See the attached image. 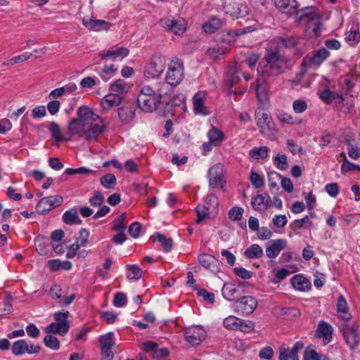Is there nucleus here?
Wrapping results in <instances>:
<instances>
[{
	"mask_svg": "<svg viewBox=\"0 0 360 360\" xmlns=\"http://www.w3.org/2000/svg\"><path fill=\"white\" fill-rule=\"evenodd\" d=\"M319 97L326 103L330 104L335 101V93L329 89H324L320 93Z\"/></svg>",
	"mask_w": 360,
	"mask_h": 360,
	"instance_id": "obj_63",
	"label": "nucleus"
},
{
	"mask_svg": "<svg viewBox=\"0 0 360 360\" xmlns=\"http://www.w3.org/2000/svg\"><path fill=\"white\" fill-rule=\"evenodd\" d=\"M199 264L205 268L211 270L212 271H217L218 261L212 255L209 254H200L198 257Z\"/></svg>",
	"mask_w": 360,
	"mask_h": 360,
	"instance_id": "obj_30",
	"label": "nucleus"
},
{
	"mask_svg": "<svg viewBox=\"0 0 360 360\" xmlns=\"http://www.w3.org/2000/svg\"><path fill=\"white\" fill-rule=\"evenodd\" d=\"M242 293V287L236 283H226L221 289L223 297L228 301H233Z\"/></svg>",
	"mask_w": 360,
	"mask_h": 360,
	"instance_id": "obj_19",
	"label": "nucleus"
},
{
	"mask_svg": "<svg viewBox=\"0 0 360 360\" xmlns=\"http://www.w3.org/2000/svg\"><path fill=\"white\" fill-rule=\"evenodd\" d=\"M275 115L278 120L282 124L296 125L301 124L302 122V119L294 117L292 114L283 110H277Z\"/></svg>",
	"mask_w": 360,
	"mask_h": 360,
	"instance_id": "obj_29",
	"label": "nucleus"
},
{
	"mask_svg": "<svg viewBox=\"0 0 360 360\" xmlns=\"http://www.w3.org/2000/svg\"><path fill=\"white\" fill-rule=\"evenodd\" d=\"M257 30V27L255 25L247 26L241 29L236 30L234 31H229L227 32L229 36H240L247 33H250Z\"/></svg>",
	"mask_w": 360,
	"mask_h": 360,
	"instance_id": "obj_60",
	"label": "nucleus"
},
{
	"mask_svg": "<svg viewBox=\"0 0 360 360\" xmlns=\"http://www.w3.org/2000/svg\"><path fill=\"white\" fill-rule=\"evenodd\" d=\"M330 53L326 48H320L309 58V65L319 67L329 56Z\"/></svg>",
	"mask_w": 360,
	"mask_h": 360,
	"instance_id": "obj_27",
	"label": "nucleus"
},
{
	"mask_svg": "<svg viewBox=\"0 0 360 360\" xmlns=\"http://www.w3.org/2000/svg\"><path fill=\"white\" fill-rule=\"evenodd\" d=\"M272 223L277 228H283L287 224L288 219L284 214H276L273 217Z\"/></svg>",
	"mask_w": 360,
	"mask_h": 360,
	"instance_id": "obj_64",
	"label": "nucleus"
},
{
	"mask_svg": "<svg viewBox=\"0 0 360 360\" xmlns=\"http://www.w3.org/2000/svg\"><path fill=\"white\" fill-rule=\"evenodd\" d=\"M32 56V53L25 52L21 55L17 56L14 58H12L11 59L8 60L7 62L4 63V65H9L17 64V63H21L23 61H26L28 59H30Z\"/></svg>",
	"mask_w": 360,
	"mask_h": 360,
	"instance_id": "obj_51",
	"label": "nucleus"
},
{
	"mask_svg": "<svg viewBox=\"0 0 360 360\" xmlns=\"http://www.w3.org/2000/svg\"><path fill=\"white\" fill-rule=\"evenodd\" d=\"M166 60L164 56H153L150 62L144 68V77L147 79L158 77L165 68Z\"/></svg>",
	"mask_w": 360,
	"mask_h": 360,
	"instance_id": "obj_7",
	"label": "nucleus"
},
{
	"mask_svg": "<svg viewBox=\"0 0 360 360\" xmlns=\"http://www.w3.org/2000/svg\"><path fill=\"white\" fill-rule=\"evenodd\" d=\"M110 90L111 94H118L123 99L128 91V86L124 80L119 79L110 84Z\"/></svg>",
	"mask_w": 360,
	"mask_h": 360,
	"instance_id": "obj_35",
	"label": "nucleus"
},
{
	"mask_svg": "<svg viewBox=\"0 0 360 360\" xmlns=\"http://www.w3.org/2000/svg\"><path fill=\"white\" fill-rule=\"evenodd\" d=\"M287 243L284 239L271 240L266 248V257L271 259L276 258L281 251L286 247Z\"/></svg>",
	"mask_w": 360,
	"mask_h": 360,
	"instance_id": "obj_23",
	"label": "nucleus"
},
{
	"mask_svg": "<svg viewBox=\"0 0 360 360\" xmlns=\"http://www.w3.org/2000/svg\"><path fill=\"white\" fill-rule=\"evenodd\" d=\"M288 67L287 58L279 50H267L263 61L257 67V72L264 76L281 74Z\"/></svg>",
	"mask_w": 360,
	"mask_h": 360,
	"instance_id": "obj_1",
	"label": "nucleus"
},
{
	"mask_svg": "<svg viewBox=\"0 0 360 360\" xmlns=\"http://www.w3.org/2000/svg\"><path fill=\"white\" fill-rule=\"evenodd\" d=\"M101 348H112L114 345V333H107L99 338Z\"/></svg>",
	"mask_w": 360,
	"mask_h": 360,
	"instance_id": "obj_45",
	"label": "nucleus"
},
{
	"mask_svg": "<svg viewBox=\"0 0 360 360\" xmlns=\"http://www.w3.org/2000/svg\"><path fill=\"white\" fill-rule=\"evenodd\" d=\"M276 8L281 13L290 16L297 13L298 3L296 0H274Z\"/></svg>",
	"mask_w": 360,
	"mask_h": 360,
	"instance_id": "obj_22",
	"label": "nucleus"
},
{
	"mask_svg": "<svg viewBox=\"0 0 360 360\" xmlns=\"http://www.w3.org/2000/svg\"><path fill=\"white\" fill-rule=\"evenodd\" d=\"M334 328L331 324L325 321L319 322L315 331V337L323 340V345H326L332 341Z\"/></svg>",
	"mask_w": 360,
	"mask_h": 360,
	"instance_id": "obj_17",
	"label": "nucleus"
},
{
	"mask_svg": "<svg viewBox=\"0 0 360 360\" xmlns=\"http://www.w3.org/2000/svg\"><path fill=\"white\" fill-rule=\"evenodd\" d=\"M160 86L161 87L157 90L153 89L149 86H143L141 88L137 97V103L143 111L150 112L158 107L162 95L167 94L163 89L165 84L161 83Z\"/></svg>",
	"mask_w": 360,
	"mask_h": 360,
	"instance_id": "obj_2",
	"label": "nucleus"
},
{
	"mask_svg": "<svg viewBox=\"0 0 360 360\" xmlns=\"http://www.w3.org/2000/svg\"><path fill=\"white\" fill-rule=\"evenodd\" d=\"M207 333L200 326L187 328L184 332L186 341L192 346L200 345L206 338Z\"/></svg>",
	"mask_w": 360,
	"mask_h": 360,
	"instance_id": "obj_13",
	"label": "nucleus"
},
{
	"mask_svg": "<svg viewBox=\"0 0 360 360\" xmlns=\"http://www.w3.org/2000/svg\"><path fill=\"white\" fill-rule=\"evenodd\" d=\"M160 25L175 34H181L186 30V21L181 17H178L176 19L173 18H162L160 21Z\"/></svg>",
	"mask_w": 360,
	"mask_h": 360,
	"instance_id": "obj_12",
	"label": "nucleus"
},
{
	"mask_svg": "<svg viewBox=\"0 0 360 360\" xmlns=\"http://www.w3.org/2000/svg\"><path fill=\"white\" fill-rule=\"evenodd\" d=\"M129 53L127 48L120 46H114L107 51H101L98 53V57L102 60H111L113 61H121L126 58Z\"/></svg>",
	"mask_w": 360,
	"mask_h": 360,
	"instance_id": "obj_11",
	"label": "nucleus"
},
{
	"mask_svg": "<svg viewBox=\"0 0 360 360\" xmlns=\"http://www.w3.org/2000/svg\"><path fill=\"white\" fill-rule=\"evenodd\" d=\"M205 93L204 91L197 92L193 97V112L195 115H208L210 111L205 105Z\"/></svg>",
	"mask_w": 360,
	"mask_h": 360,
	"instance_id": "obj_21",
	"label": "nucleus"
},
{
	"mask_svg": "<svg viewBox=\"0 0 360 360\" xmlns=\"http://www.w3.org/2000/svg\"><path fill=\"white\" fill-rule=\"evenodd\" d=\"M290 282L295 290L301 292H307L310 290L311 287L310 281L300 274L294 276L291 278Z\"/></svg>",
	"mask_w": 360,
	"mask_h": 360,
	"instance_id": "obj_28",
	"label": "nucleus"
},
{
	"mask_svg": "<svg viewBox=\"0 0 360 360\" xmlns=\"http://www.w3.org/2000/svg\"><path fill=\"white\" fill-rule=\"evenodd\" d=\"M292 110L297 114H301L307 109V103L302 99H297L292 102Z\"/></svg>",
	"mask_w": 360,
	"mask_h": 360,
	"instance_id": "obj_59",
	"label": "nucleus"
},
{
	"mask_svg": "<svg viewBox=\"0 0 360 360\" xmlns=\"http://www.w3.org/2000/svg\"><path fill=\"white\" fill-rule=\"evenodd\" d=\"M269 155L266 146L254 147L249 151V156L255 160L265 159Z\"/></svg>",
	"mask_w": 360,
	"mask_h": 360,
	"instance_id": "obj_40",
	"label": "nucleus"
},
{
	"mask_svg": "<svg viewBox=\"0 0 360 360\" xmlns=\"http://www.w3.org/2000/svg\"><path fill=\"white\" fill-rule=\"evenodd\" d=\"M127 278L139 280L142 275V269L137 265H127Z\"/></svg>",
	"mask_w": 360,
	"mask_h": 360,
	"instance_id": "obj_46",
	"label": "nucleus"
},
{
	"mask_svg": "<svg viewBox=\"0 0 360 360\" xmlns=\"http://www.w3.org/2000/svg\"><path fill=\"white\" fill-rule=\"evenodd\" d=\"M195 211L198 217L196 223L199 224L208 216L210 208L205 205H198L195 208Z\"/></svg>",
	"mask_w": 360,
	"mask_h": 360,
	"instance_id": "obj_58",
	"label": "nucleus"
},
{
	"mask_svg": "<svg viewBox=\"0 0 360 360\" xmlns=\"http://www.w3.org/2000/svg\"><path fill=\"white\" fill-rule=\"evenodd\" d=\"M86 124L78 118H72L68 123V133L70 136L77 135L79 137L86 136Z\"/></svg>",
	"mask_w": 360,
	"mask_h": 360,
	"instance_id": "obj_24",
	"label": "nucleus"
},
{
	"mask_svg": "<svg viewBox=\"0 0 360 360\" xmlns=\"http://www.w3.org/2000/svg\"><path fill=\"white\" fill-rule=\"evenodd\" d=\"M41 347L39 345L27 342L25 339L15 341L11 347L12 354L16 356L25 354H36L39 353Z\"/></svg>",
	"mask_w": 360,
	"mask_h": 360,
	"instance_id": "obj_10",
	"label": "nucleus"
},
{
	"mask_svg": "<svg viewBox=\"0 0 360 360\" xmlns=\"http://www.w3.org/2000/svg\"><path fill=\"white\" fill-rule=\"evenodd\" d=\"M49 131L51 134L52 137L56 141H68L69 139L64 137L62 134L60 128L56 122H51L49 127Z\"/></svg>",
	"mask_w": 360,
	"mask_h": 360,
	"instance_id": "obj_43",
	"label": "nucleus"
},
{
	"mask_svg": "<svg viewBox=\"0 0 360 360\" xmlns=\"http://www.w3.org/2000/svg\"><path fill=\"white\" fill-rule=\"evenodd\" d=\"M323 356L314 349L307 348L304 352L303 360H322Z\"/></svg>",
	"mask_w": 360,
	"mask_h": 360,
	"instance_id": "obj_62",
	"label": "nucleus"
},
{
	"mask_svg": "<svg viewBox=\"0 0 360 360\" xmlns=\"http://www.w3.org/2000/svg\"><path fill=\"white\" fill-rule=\"evenodd\" d=\"M44 342L47 347L53 350H58L60 348V342L55 336L51 335H46L44 338Z\"/></svg>",
	"mask_w": 360,
	"mask_h": 360,
	"instance_id": "obj_47",
	"label": "nucleus"
},
{
	"mask_svg": "<svg viewBox=\"0 0 360 360\" xmlns=\"http://www.w3.org/2000/svg\"><path fill=\"white\" fill-rule=\"evenodd\" d=\"M222 25V22L217 18H212L206 22L202 27L203 31L206 33H214L218 30Z\"/></svg>",
	"mask_w": 360,
	"mask_h": 360,
	"instance_id": "obj_39",
	"label": "nucleus"
},
{
	"mask_svg": "<svg viewBox=\"0 0 360 360\" xmlns=\"http://www.w3.org/2000/svg\"><path fill=\"white\" fill-rule=\"evenodd\" d=\"M274 272L275 277L272 281L273 283H279L281 281L285 278L290 273L289 271L285 268L274 269Z\"/></svg>",
	"mask_w": 360,
	"mask_h": 360,
	"instance_id": "obj_61",
	"label": "nucleus"
},
{
	"mask_svg": "<svg viewBox=\"0 0 360 360\" xmlns=\"http://www.w3.org/2000/svg\"><path fill=\"white\" fill-rule=\"evenodd\" d=\"M82 24L90 31L101 32L108 30L111 24L104 20H96L92 18L84 17Z\"/></svg>",
	"mask_w": 360,
	"mask_h": 360,
	"instance_id": "obj_18",
	"label": "nucleus"
},
{
	"mask_svg": "<svg viewBox=\"0 0 360 360\" xmlns=\"http://www.w3.org/2000/svg\"><path fill=\"white\" fill-rule=\"evenodd\" d=\"M63 221L68 225L81 224L82 221L78 215L76 208H72L65 211L63 214Z\"/></svg>",
	"mask_w": 360,
	"mask_h": 360,
	"instance_id": "obj_34",
	"label": "nucleus"
},
{
	"mask_svg": "<svg viewBox=\"0 0 360 360\" xmlns=\"http://www.w3.org/2000/svg\"><path fill=\"white\" fill-rule=\"evenodd\" d=\"M271 198L266 195L257 194L252 198L251 205L255 210L265 211L270 206Z\"/></svg>",
	"mask_w": 360,
	"mask_h": 360,
	"instance_id": "obj_25",
	"label": "nucleus"
},
{
	"mask_svg": "<svg viewBox=\"0 0 360 360\" xmlns=\"http://www.w3.org/2000/svg\"><path fill=\"white\" fill-rule=\"evenodd\" d=\"M101 184L106 189L114 188L117 184V179L112 174H107L100 179Z\"/></svg>",
	"mask_w": 360,
	"mask_h": 360,
	"instance_id": "obj_42",
	"label": "nucleus"
},
{
	"mask_svg": "<svg viewBox=\"0 0 360 360\" xmlns=\"http://www.w3.org/2000/svg\"><path fill=\"white\" fill-rule=\"evenodd\" d=\"M243 208L237 206L233 207L229 211V218L231 221H240L243 217Z\"/></svg>",
	"mask_w": 360,
	"mask_h": 360,
	"instance_id": "obj_52",
	"label": "nucleus"
},
{
	"mask_svg": "<svg viewBox=\"0 0 360 360\" xmlns=\"http://www.w3.org/2000/svg\"><path fill=\"white\" fill-rule=\"evenodd\" d=\"M70 312L62 310L54 313L55 322L51 323L45 328L46 333L60 334L65 335L68 333L70 328L68 317Z\"/></svg>",
	"mask_w": 360,
	"mask_h": 360,
	"instance_id": "obj_6",
	"label": "nucleus"
},
{
	"mask_svg": "<svg viewBox=\"0 0 360 360\" xmlns=\"http://www.w3.org/2000/svg\"><path fill=\"white\" fill-rule=\"evenodd\" d=\"M255 120L262 136L271 140L276 139L278 129L271 116L267 112L262 108H257L255 111Z\"/></svg>",
	"mask_w": 360,
	"mask_h": 360,
	"instance_id": "obj_3",
	"label": "nucleus"
},
{
	"mask_svg": "<svg viewBox=\"0 0 360 360\" xmlns=\"http://www.w3.org/2000/svg\"><path fill=\"white\" fill-rule=\"evenodd\" d=\"M240 74L241 72H240L237 67L230 68L229 70L228 77L231 86L237 84L240 81Z\"/></svg>",
	"mask_w": 360,
	"mask_h": 360,
	"instance_id": "obj_53",
	"label": "nucleus"
},
{
	"mask_svg": "<svg viewBox=\"0 0 360 360\" xmlns=\"http://www.w3.org/2000/svg\"><path fill=\"white\" fill-rule=\"evenodd\" d=\"M224 326L229 330L250 333L254 330L255 323L251 321H245L235 316H229L223 321Z\"/></svg>",
	"mask_w": 360,
	"mask_h": 360,
	"instance_id": "obj_8",
	"label": "nucleus"
},
{
	"mask_svg": "<svg viewBox=\"0 0 360 360\" xmlns=\"http://www.w3.org/2000/svg\"><path fill=\"white\" fill-rule=\"evenodd\" d=\"M119 117L122 122L129 123L134 117V112L127 108H120L118 110Z\"/></svg>",
	"mask_w": 360,
	"mask_h": 360,
	"instance_id": "obj_55",
	"label": "nucleus"
},
{
	"mask_svg": "<svg viewBox=\"0 0 360 360\" xmlns=\"http://www.w3.org/2000/svg\"><path fill=\"white\" fill-rule=\"evenodd\" d=\"M257 307V300L252 296H244L235 301L233 309L235 312L242 316L251 314Z\"/></svg>",
	"mask_w": 360,
	"mask_h": 360,
	"instance_id": "obj_9",
	"label": "nucleus"
},
{
	"mask_svg": "<svg viewBox=\"0 0 360 360\" xmlns=\"http://www.w3.org/2000/svg\"><path fill=\"white\" fill-rule=\"evenodd\" d=\"M250 180L255 188H262L264 185V177L255 172H251Z\"/></svg>",
	"mask_w": 360,
	"mask_h": 360,
	"instance_id": "obj_48",
	"label": "nucleus"
},
{
	"mask_svg": "<svg viewBox=\"0 0 360 360\" xmlns=\"http://www.w3.org/2000/svg\"><path fill=\"white\" fill-rule=\"evenodd\" d=\"M63 202L60 195H51L41 198L37 205V211L41 214H45L51 210L59 207Z\"/></svg>",
	"mask_w": 360,
	"mask_h": 360,
	"instance_id": "obj_15",
	"label": "nucleus"
},
{
	"mask_svg": "<svg viewBox=\"0 0 360 360\" xmlns=\"http://www.w3.org/2000/svg\"><path fill=\"white\" fill-rule=\"evenodd\" d=\"M117 72V68L115 65H105L98 75L104 82H108L115 75Z\"/></svg>",
	"mask_w": 360,
	"mask_h": 360,
	"instance_id": "obj_41",
	"label": "nucleus"
},
{
	"mask_svg": "<svg viewBox=\"0 0 360 360\" xmlns=\"http://www.w3.org/2000/svg\"><path fill=\"white\" fill-rule=\"evenodd\" d=\"M77 115L78 119L85 122L88 121H96L98 119V116L94 113L92 108L82 105L80 106L77 110Z\"/></svg>",
	"mask_w": 360,
	"mask_h": 360,
	"instance_id": "obj_32",
	"label": "nucleus"
},
{
	"mask_svg": "<svg viewBox=\"0 0 360 360\" xmlns=\"http://www.w3.org/2000/svg\"><path fill=\"white\" fill-rule=\"evenodd\" d=\"M106 126L103 124V120L99 123L90 124L86 129L85 139L87 141H93L96 140L98 136L105 131Z\"/></svg>",
	"mask_w": 360,
	"mask_h": 360,
	"instance_id": "obj_26",
	"label": "nucleus"
},
{
	"mask_svg": "<svg viewBox=\"0 0 360 360\" xmlns=\"http://www.w3.org/2000/svg\"><path fill=\"white\" fill-rule=\"evenodd\" d=\"M274 165L280 170H285L288 167L285 155L277 154L274 160Z\"/></svg>",
	"mask_w": 360,
	"mask_h": 360,
	"instance_id": "obj_57",
	"label": "nucleus"
},
{
	"mask_svg": "<svg viewBox=\"0 0 360 360\" xmlns=\"http://www.w3.org/2000/svg\"><path fill=\"white\" fill-rule=\"evenodd\" d=\"M184 77V68L181 59L174 57L168 63L165 75V82L167 84L176 86L179 84Z\"/></svg>",
	"mask_w": 360,
	"mask_h": 360,
	"instance_id": "obj_5",
	"label": "nucleus"
},
{
	"mask_svg": "<svg viewBox=\"0 0 360 360\" xmlns=\"http://www.w3.org/2000/svg\"><path fill=\"white\" fill-rule=\"evenodd\" d=\"M122 101L121 96L110 93L101 99V106L103 110H109L112 107L118 106Z\"/></svg>",
	"mask_w": 360,
	"mask_h": 360,
	"instance_id": "obj_31",
	"label": "nucleus"
},
{
	"mask_svg": "<svg viewBox=\"0 0 360 360\" xmlns=\"http://www.w3.org/2000/svg\"><path fill=\"white\" fill-rule=\"evenodd\" d=\"M264 255L262 248L258 244H252L248 247L244 252L245 258L252 259H259Z\"/></svg>",
	"mask_w": 360,
	"mask_h": 360,
	"instance_id": "obj_37",
	"label": "nucleus"
},
{
	"mask_svg": "<svg viewBox=\"0 0 360 360\" xmlns=\"http://www.w3.org/2000/svg\"><path fill=\"white\" fill-rule=\"evenodd\" d=\"M338 327L346 345L352 352L354 351L360 344V333L357 326L348 321L338 323Z\"/></svg>",
	"mask_w": 360,
	"mask_h": 360,
	"instance_id": "obj_4",
	"label": "nucleus"
},
{
	"mask_svg": "<svg viewBox=\"0 0 360 360\" xmlns=\"http://www.w3.org/2000/svg\"><path fill=\"white\" fill-rule=\"evenodd\" d=\"M157 239L161 243V245L162 246L163 250L165 252H169L171 251L173 243L172 238H167L165 236V235L158 233Z\"/></svg>",
	"mask_w": 360,
	"mask_h": 360,
	"instance_id": "obj_50",
	"label": "nucleus"
},
{
	"mask_svg": "<svg viewBox=\"0 0 360 360\" xmlns=\"http://www.w3.org/2000/svg\"><path fill=\"white\" fill-rule=\"evenodd\" d=\"M226 51V48L224 46L217 44L209 48L207 51V53L210 58L217 59L224 55Z\"/></svg>",
	"mask_w": 360,
	"mask_h": 360,
	"instance_id": "obj_44",
	"label": "nucleus"
},
{
	"mask_svg": "<svg viewBox=\"0 0 360 360\" xmlns=\"http://www.w3.org/2000/svg\"><path fill=\"white\" fill-rule=\"evenodd\" d=\"M225 13L234 18L244 16L248 13L247 7L241 6L240 7L236 3L229 4L224 6Z\"/></svg>",
	"mask_w": 360,
	"mask_h": 360,
	"instance_id": "obj_33",
	"label": "nucleus"
},
{
	"mask_svg": "<svg viewBox=\"0 0 360 360\" xmlns=\"http://www.w3.org/2000/svg\"><path fill=\"white\" fill-rule=\"evenodd\" d=\"M105 200L101 191H96L94 192V195L89 198V203L91 206L98 207L102 205Z\"/></svg>",
	"mask_w": 360,
	"mask_h": 360,
	"instance_id": "obj_56",
	"label": "nucleus"
},
{
	"mask_svg": "<svg viewBox=\"0 0 360 360\" xmlns=\"http://www.w3.org/2000/svg\"><path fill=\"white\" fill-rule=\"evenodd\" d=\"M208 176L210 188H213L217 186L224 188L226 181L224 179V165L222 164L217 163L213 165L209 169Z\"/></svg>",
	"mask_w": 360,
	"mask_h": 360,
	"instance_id": "obj_14",
	"label": "nucleus"
},
{
	"mask_svg": "<svg viewBox=\"0 0 360 360\" xmlns=\"http://www.w3.org/2000/svg\"><path fill=\"white\" fill-rule=\"evenodd\" d=\"M89 232L86 229L79 231V236L76 238L75 243L80 247H86L89 243Z\"/></svg>",
	"mask_w": 360,
	"mask_h": 360,
	"instance_id": "obj_49",
	"label": "nucleus"
},
{
	"mask_svg": "<svg viewBox=\"0 0 360 360\" xmlns=\"http://www.w3.org/2000/svg\"><path fill=\"white\" fill-rule=\"evenodd\" d=\"M207 136L208 139L215 146H219L224 139V133L214 127H212L207 131Z\"/></svg>",
	"mask_w": 360,
	"mask_h": 360,
	"instance_id": "obj_38",
	"label": "nucleus"
},
{
	"mask_svg": "<svg viewBox=\"0 0 360 360\" xmlns=\"http://www.w3.org/2000/svg\"><path fill=\"white\" fill-rule=\"evenodd\" d=\"M94 172H95L94 170L86 167H80L78 168H67L65 171V173L68 175L89 174Z\"/></svg>",
	"mask_w": 360,
	"mask_h": 360,
	"instance_id": "obj_54",
	"label": "nucleus"
},
{
	"mask_svg": "<svg viewBox=\"0 0 360 360\" xmlns=\"http://www.w3.org/2000/svg\"><path fill=\"white\" fill-rule=\"evenodd\" d=\"M345 41L351 46H354L360 41V32L357 26H352L345 32Z\"/></svg>",
	"mask_w": 360,
	"mask_h": 360,
	"instance_id": "obj_36",
	"label": "nucleus"
},
{
	"mask_svg": "<svg viewBox=\"0 0 360 360\" xmlns=\"http://www.w3.org/2000/svg\"><path fill=\"white\" fill-rule=\"evenodd\" d=\"M337 317L339 320L338 323L348 322L352 319L347 302L342 295L338 297L337 301Z\"/></svg>",
	"mask_w": 360,
	"mask_h": 360,
	"instance_id": "obj_20",
	"label": "nucleus"
},
{
	"mask_svg": "<svg viewBox=\"0 0 360 360\" xmlns=\"http://www.w3.org/2000/svg\"><path fill=\"white\" fill-rule=\"evenodd\" d=\"M303 347L304 344L302 341L296 342L291 349L283 345L278 349V360H300L297 353Z\"/></svg>",
	"mask_w": 360,
	"mask_h": 360,
	"instance_id": "obj_16",
	"label": "nucleus"
}]
</instances>
